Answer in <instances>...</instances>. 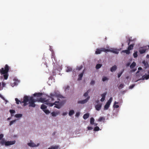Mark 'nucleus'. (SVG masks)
Wrapping results in <instances>:
<instances>
[{
	"instance_id": "39",
	"label": "nucleus",
	"mask_w": 149,
	"mask_h": 149,
	"mask_svg": "<svg viewBox=\"0 0 149 149\" xmlns=\"http://www.w3.org/2000/svg\"><path fill=\"white\" fill-rule=\"evenodd\" d=\"M57 114V113L54 112H53L51 113L52 115L53 116H56Z\"/></svg>"
},
{
	"instance_id": "2",
	"label": "nucleus",
	"mask_w": 149,
	"mask_h": 149,
	"mask_svg": "<svg viewBox=\"0 0 149 149\" xmlns=\"http://www.w3.org/2000/svg\"><path fill=\"white\" fill-rule=\"evenodd\" d=\"M10 68V67L7 64H6L4 68H2L0 69V73L1 75H3V77L5 79H7L8 74V72Z\"/></svg>"
},
{
	"instance_id": "29",
	"label": "nucleus",
	"mask_w": 149,
	"mask_h": 149,
	"mask_svg": "<svg viewBox=\"0 0 149 149\" xmlns=\"http://www.w3.org/2000/svg\"><path fill=\"white\" fill-rule=\"evenodd\" d=\"M102 66V64H97L96 65L95 68L96 69H99Z\"/></svg>"
},
{
	"instance_id": "12",
	"label": "nucleus",
	"mask_w": 149,
	"mask_h": 149,
	"mask_svg": "<svg viewBox=\"0 0 149 149\" xmlns=\"http://www.w3.org/2000/svg\"><path fill=\"white\" fill-rule=\"evenodd\" d=\"M117 67L116 65H114L110 69V71L111 72H113L116 70L117 69Z\"/></svg>"
},
{
	"instance_id": "11",
	"label": "nucleus",
	"mask_w": 149,
	"mask_h": 149,
	"mask_svg": "<svg viewBox=\"0 0 149 149\" xmlns=\"http://www.w3.org/2000/svg\"><path fill=\"white\" fill-rule=\"evenodd\" d=\"M29 102V106L34 107H35L36 105L35 104V102Z\"/></svg>"
},
{
	"instance_id": "38",
	"label": "nucleus",
	"mask_w": 149,
	"mask_h": 149,
	"mask_svg": "<svg viewBox=\"0 0 149 149\" xmlns=\"http://www.w3.org/2000/svg\"><path fill=\"white\" fill-rule=\"evenodd\" d=\"M47 114H49L50 113V112L48 110L45 109L43 110Z\"/></svg>"
},
{
	"instance_id": "3",
	"label": "nucleus",
	"mask_w": 149,
	"mask_h": 149,
	"mask_svg": "<svg viewBox=\"0 0 149 149\" xmlns=\"http://www.w3.org/2000/svg\"><path fill=\"white\" fill-rule=\"evenodd\" d=\"M29 100V97L27 96H25L24 97V100L23 101L21 102V104L24 103V106H25L27 104L26 102H28Z\"/></svg>"
},
{
	"instance_id": "62",
	"label": "nucleus",
	"mask_w": 149,
	"mask_h": 149,
	"mask_svg": "<svg viewBox=\"0 0 149 149\" xmlns=\"http://www.w3.org/2000/svg\"><path fill=\"white\" fill-rule=\"evenodd\" d=\"M118 104V102H117L116 101L115 102H114V104Z\"/></svg>"
},
{
	"instance_id": "34",
	"label": "nucleus",
	"mask_w": 149,
	"mask_h": 149,
	"mask_svg": "<svg viewBox=\"0 0 149 149\" xmlns=\"http://www.w3.org/2000/svg\"><path fill=\"white\" fill-rule=\"evenodd\" d=\"M99 130H100L99 127H98L96 126V127H94V131H98Z\"/></svg>"
},
{
	"instance_id": "57",
	"label": "nucleus",
	"mask_w": 149,
	"mask_h": 149,
	"mask_svg": "<svg viewBox=\"0 0 149 149\" xmlns=\"http://www.w3.org/2000/svg\"><path fill=\"white\" fill-rule=\"evenodd\" d=\"M70 88V86H67L65 88V89H68Z\"/></svg>"
},
{
	"instance_id": "46",
	"label": "nucleus",
	"mask_w": 149,
	"mask_h": 149,
	"mask_svg": "<svg viewBox=\"0 0 149 149\" xmlns=\"http://www.w3.org/2000/svg\"><path fill=\"white\" fill-rule=\"evenodd\" d=\"M142 69V68L141 67H139L138 68V70L136 74L139 73V70H141Z\"/></svg>"
},
{
	"instance_id": "53",
	"label": "nucleus",
	"mask_w": 149,
	"mask_h": 149,
	"mask_svg": "<svg viewBox=\"0 0 149 149\" xmlns=\"http://www.w3.org/2000/svg\"><path fill=\"white\" fill-rule=\"evenodd\" d=\"M83 67L82 66H81L80 67L78 68V70H80Z\"/></svg>"
},
{
	"instance_id": "25",
	"label": "nucleus",
	"mask_w": 149,
	"mask_h": 149,
	"mask_svg": "<svg viewBox=\"0 0 149 149\" xmlns=\"http://www.w3.org/2000/svg\"><path fill=\"white\" fill-rule=\"evenodd\" d=\"M47 108V106H46V105H45L43 104H42L41 105V107H40L41 109H42L43 111V110L45 109H46Z\"/></svg>"
},
{
	"instance_id": "33",
	"label": "nucleus",
	"mask_w": 149,
	"mask_h": 149,
	"mask_svg": "<svg viewBox=\"0 0 149 149\" xmlns=\"http://www.w3.org/2000/svg\"><path fill=\"white\" fill-rule=\"evenodd\" d=\"M6 141H5V140L3 139H2V140L1 141L0 143L2 144V145L5 144V143Z\"/></svg>"
},
{
	"instance_id": "45",
	"label": "nucleus",
	"mask_w": 149,
	"mask_h": 149,
	"mask_svg": "<svg viewBox=\"0 0 149 149\" xmlns=\"http://www.w3.org/2000/svg\"><path fill=\"white\" fill-rule=\"evenodd\" d=\"M15 121L16 120H14L11 121L9 123V125H12L13 124V123H14Z\"/></svg>"
},
{
	"instance_id": "55",
	"label": "nucleus",
	"mask_w": 149,
	"mask_h": 149,
	"mask_svg": "<svg viewBox=\"0 0 149 149\" xmlns=\"http://www.w3.org/2000/svg\"><path fill=\"white\" fill-rule=\"evenodd\" d=\"M134 86V85H132L130 86V88L131 89Z\"/></svg>"
},
{
	"instance_id": "52",
	"label": "nucleus",
	"mask_w": 149,
	"mask_h": 149,
	"mask_svg": "<svg viewBox=\"0 0 149 149\" xmlns=\"http://www.w3.org/2000/svg\"><path fill=\"white\" fill-rule=\"evenodd\" d=\"M79 115H80L79 113V112H77L76 113L75 115V116L76 117H78L79 116Z\"/></svg>"
},
{
	"instance_id": "54",
	"label": "nucleus",
	"mask_w": 149,
	"mask_h": 149,
	"mask_svg": "<svg viewBox=\"0 0 149 149\" xmlns=\"http://www.w3.org/2000/svg\"><path fill=\"white\" fill-rule=\"evenodd\" d=\"M105 99V98H104L102 97L100 100V101L102 102H103L104 101Z\"/></svg>"
},
{
	"instance_id": "36",
	"label": "nucleus",
	"mask_w": 149,
	"mask_h": 149,
	"mask_svg": "<svg viewBox=\"0 0 149 149\" xmlns=\"http://www.w3.org/2000/svg\"><path fill=\"white\" fill-rule=\"evenodd\" d=\"M15 100L16 102V103L17 104H19V102L21 103V102L20 100H19L17 98H16L15 99Z\"/></svg>"
},
{
	"instance_id": "15",
	"label": "nucleus",
	"mask_w": 149,
	"mask_h": 149,
	"mask_svg": "<svg viewBox=\"0 0 149 149\" xmlns=\"http://www.w3.org/2000/svg\"><path fill=\"white\" fill-rule=\"evenodd\" d=\"M101 52H110L111 50L109 49H107L104 48H100Z\"/></svg>"
},
{
	"instance_id": "30",
	"label": "nucleus",
	"mask_w": 149,
	"mask_h": 149,
	"mask_svg": "<svg viewBox=\"0 0 149 149\" xmlns=\"http://www.w3.org/2000/svg\"><path fill=\"white\" fill-rule=\"evenodd\" d=\"M146 49H142L139 50V52L141 54H143L145 52Z\"/></svg>"
},
{
	"instance_id": "43",
	"label": "nucleus",
	"mask_w": 149,
	"mask_h": 149,
	"mask_svg": "<svg viewBox=\"0 0 149 149\" xmlns=\"http://www.w3.org/2000/svg\"><path fill=\"white\" fill-rule=\"evenodd\" d=\"M104 118L103 117H100L98 121H101L102 120H104Z\"/></svg>"
},
{
	"instance_id": "49",
	"label": "nucleus",
	"mask_w": 149,
	"mask_h": 149,
	"mask_svg": "<svg viewBox=\"0 0 149 149\" xmlns=\"http://www.w3.org/2000/svg\"><path fill=\"white\" fill-rule=\"evenodd\" d=\"M87 128L88 130H91L93 129V127H88Z\"/></svg>"
},
{
	"instance_id": "1",
	"label": "nucleus",
	"mask_w": 149,
	"mask_h": 149,
	"mask_svg": "<svg viewBox=\"0 0 149 149\" xmlns=\"http://www.w3.org/2000/svg\"><path fill=\"white\" fill-rule=\"evenodd\" d=\"M62 96L58 93L54 92L53 93L50 94V96H47V98H40L36 100V101L40 102L47 105L49 107L53 106L54 103H52L51 102L54 101L57 98H62Z\"/></svg>"
},
{
	"instance_id": "48",
	"label": "nucleus",
	"mask_w": 149,
	"mask_h": 149,
	"mask_svg": "<svg viewBox=\"0 0 149 149\" xmlns=\"http://www.w3.org/2000/svg\"><path fill=\"white\" fill-rule=\"evenodd\" d=\"M95 83V81L93 80V81H92L91 83H90V84L91 85H94Z\"/></svg>"
},
{
	"instance_id": "5",
	"label": "nucleus",
	"mask_w": 149,
	"mask_h": 149,
	"mask_svg": "<svg viewBox=\"0 0 149 149\" xmlns=\"http://www.w3.org/2000/svg\"><path fill=\"white\" fill-rule=\"evenodd\" d=\"M31 141H30V142L28 143V145L31 147H36L38 146L39 145V143H38L37 145H36L34 143L31 142Z\"/></svg>"
},
{
	"instance_id": "31",
	"label": "nucleus",
	"mask_w": 149,
	"mask_h": 149,
	"mask_svg": "<svg viewBox=\"0 0 149 149\" xmlns=\"http://www.w3.org/2000/svg\"><path fill=\"white\" fill-rule=\"evenodd\" d=\"M22 114H17L15 115V116L16 118H20L22 116Z\"/></svg>"
},
{
	"instance_id": "8",
	"label": "nucleus",
	"mask_w": 149,
	"mask_h": 149,
	"mask_svg": "<svg viewBox=\"0 0 149 149\" xmlns=\"http://www.w3.org/2000/svg\"><path fill=\"white\" fill-rule=\"evenodd\" d=\"M142 63L143 65L145 68H146L149 67V65L148 62L146 61L145 60L142 61Z\"/></svg>"
},
{
	"instance_id": "14",
	"label": "nucleus",
	"mask_w": 149,
	"mask_h": 149,
	"mask_svg": "<svg viewBox=\"0 0 149 149\" xmlns=\"http://www.w3.org/2000/svg\"><path fill=\"white\" fill-rule=\"evenodd\" d=\"M83 74H84V72H83L81 73V74H79V75H78L79 77L78 78V80L79 81V80H81L82 79V78L83 77Z\"/></svg>"
},
{
	"instance_id": "10",
	"label": "nucleus",
	"mask_w": 149,
	"mask_h": 149,
	"mask_svg": "<svg viewBox=\"0 0 149 149\" xmlns=\"http://www.w3.org/2000/svg\"><path fill=\"white\" fill-rule=\"evenodd\" d=\"M42 95V93H36L33 94L34 97H40Z\"/></svg>"
},
{
	"instance_id": "13",
	"label": "nucleus",
	"mask_w": 149,
	"mask_h": 149,
	"mask_svg": "<svg viewBox=\"0 0 149 149\" xmlns=\"http://www.w3.org/2000/svg\"><path fill=\"white\" fill-rule=\"evenodd\" d=\"M148 73H149V71L148 72ZM149 78V74H148L146 75H143L142 77V80H144L145 79H148Z\"/></svg>"
},
{
	"instance_id": "37",
	"label": "nucleus",
	"mask_w": 149,
	"mask_h": 149,
	"mask_svg": "<svg viewBox=\"0 0 149 149\" xmlns=\"http://www.w3.org/2000/svg\"><path fill=\"white\" fill-rule=\"evenodd\" d=\"M133 56L134 58H136L137 57V52H136L133 54Z\"/></svg>"
},
{
	"instance_id": "17",
	"label": "nucleus",
	"mask_w": 149,
	"mask_h": 149,
	"mask_svg": "<svg viewBox=\"0 0 149 149\" xmlns=\"http://www.w3.org/2000/svg\"><path fill=\"white\" fill-rule=\"evenodd\" d=\"M134 45V44H132L130 45L127 48V49L129 51H130V50L132 49H133Z\"/></svg>"
},
{
	"instance_id": "27",
	"label": "nucleus",
	"mask_w": 149,
	"mask_h": 149,
	"mask_svg": "<svg viewBox=\"0 0 149 149\" xmlns=\"http://www.w3.org/2000/svg\"><path fill=\"white\" fill-rule=\"evenodd\" d=\"M90 91V89H89L86 92L84 93V96L85 97L87 96L88 95V93H89Z\"/></svg>"
},
{
	"instance_id": "18",
	"label": "nucleus",
	"mask_w": 149,
	"mask_h": 149,
	"mask_svg": "<svg viewBox=\"0 0 149 149\" xmlns=\"http://www.w3.org/2000/svg\"><path fill=\"white\" fill-rule=\"evenodd\" d=\"M110 104L107 103L105 105L104 108V110H106L108 109L109 107Z\"/></svg>"
},
{
	"instance_id": "22",
	"label": "nucleus",
	"mask_w": 149,
	"mask_h": 149,
	"mask_svg": "<svg viewBox=\"0 0 149 149\" xmlns=\"http://www.w3.org/2000/svg\"><path fill=\"white\" fill-rule=\"evenodd\" d=\"M59 148V146H52L51 147L49 148L48 149H57Z\"/></svg>"
},
{
	"instance_id": "24",
	"label": "nucleus",
	"mask_w": 149,
	"mask_h": 149,
	"mask_svg": "<svg viewBox=\"0 0 149 149\" xmlns=\"http://www.w3.org/2000/svg\"><path fill=\"white\" fill-rule=\"evenodd\" d=\"M121 52L125 53L127 54H129L130 53V52L128 49L127 50H124L122 51Z\"/></svg>"
},
{
	"instance_id": "19",
	"label": "nucleus",
	"mask_w": 149,
	"mask_h": 149,
	"mask_svg": "<svg viewBox=\"0 0 149 149\" xmlns=\"http://www.w3.org/2000/svg\"><path fill=\"white\" fill-rule=\"evenodd\" d=\"M89 114L88 113H86L84 115L83 117L84 119H86L89 117Z\"/></svg>"
},
{
	"instance_id": "58",
	"label": "nucleus",
	"mask_w": 149,
	"mask_h": 149,
	"mask_svg": "<svg viewBox=\"0 0 149 149\" xmlns=\"http://www.w3.org/2000/svg\"><path fill=\"white\" fill-rule=\"evenodd\" d=\"M132 41V40H130V39H129V42H128V45H129L130 44V42Z\"/></svg>"
},
{
	"instance_id": "7",
	"label": "nucleus",
	"mask_w": 149,
	"mask_h": 149,
	"mask_svg": "<svg viewBox=\"0 0 149 149\" xmlns=\"http://www.w3.org/2000/svg\"><path fill=\"white\" fill-rule=\"evenodd\" d=\"M102 104H99L95 105V107L97 111L100 110L102 107Z\"/></svg>"
},
{
	"instance_id": "4",
	"label": "nucleus",
	"mask_w": 149,
	"mask_h": 149,
	"mask_svg": "<svg viewBox=\"0 0 149 149\" xmlns=\"http://www.w3.org/2000/svg\"><path fill=\"white\" fill-rule=\"evenodd\" d=\"M90 97V96H88L87 98L85 100H82L79 101L77 103L78 104H84L85 103L87 102V101L89 100Z\"/></svg>"
},
{
	"instance_id": "23",
	"label": "nucleus",
	"mask_w": 149,
	"mask_h": 149,
	"mask_svg": "<svg viewBox=\"0 0 149 149\" xmlns=\"http://www.w3.org/2000/svg\"><path fill=\"white\" fill-rule=\"evenodd\" d=\"M36 100L33 99V97H30L29 99V102H36Z\"/></svg>"
},
{
	"instance_id": "9",
	"label": "nucleus",
	"mask_w": 149,
	"mask_h": 149,
	"mask_svg": "<svg viewBox=\"0 0 149 149\" xmlns=\"http://www.w3.org/2000/svg\"><path fill=\"white\" fill-rule=\"evenodd\" d=\"M53 102V101L51 103H54V104L53 105H55L54 107H55L58 109H60L61 108V106L60 105L56 104V103H59V101H56L55 102H54V103H52Z\"/></svg>"
},
{
	"instance_id": "51",
	"label": "nucleus",
	"mask_w": 149,
	"mask_h": 149,
	"mask_svg": "<svg viewBox=\"0 0 149 149\" xmlns=\"http://www.w3.org/2000/svg\"><path fill=\"white\" fill-rule=\"evenodd\" d=\"M110 52H113V53H115V54H118V51H111V50Z\"/></svg>"
},
{
	"instance_id": "20",
	"label": "nucleus",
	"mask_w": 149,
	"mask_h": 149,
	"mask_svg": "<svg viewBox=\"0 0 149 149\" xmlns=\"http://www.w3.org/2000/svg\"><path fill=\"white\" fill-rule=\"evenodd\" d=\"M136 65V63L134 62H133L130 65V68L132 69L134 68Z\"/></svg>"
},
{
	"instance_id": "63",
	"label": "nucleus",
	"mask_w": 149,
	"mask_h": 149,
	"mask_svg": "<svg viewBox=\"0 0 149 149\" xmlns=\"http://www.w3.org/2000/svg\"><path fill=\"white\" fill-rule=\"evenodd\" d=\"M93 125H94L95 126H97V123H94V124Z\"/></svg>"
},
{
	"instance_id": "6",
	"label": "nucleus",
	"mask_w": 149,
	"mask_h": 149,
	"mask_svg": "<svg viewBox=\"0 0 149 149\" xmlns=\"http://www.w3.org/2000/svg\"><path fill=\"white\" fill-rule=\"evenodd\" d=\"M15 143V141H6L5 143V145L6 146H8L10 145L14 144Z\"/></svg>"
},
{
	"instance_id": "32",
	"label": "nucleus",
	"mask_w": 149,
	"mask_h": 149,
	"mask_svg": "<svg viewBox=\"0 0 149 149\" xmlns=\"http://www.w3.org/2000/svg\"><path fill=\"white\" fill-rule=\"evenodd\" d=\"M124 70L123 69L118 74V77L119 78L121 76L122 74H123V72L124 71Z\"/></svg>"
},
{
	"instance_id": "60",
	"label": "nucleus",
	"mask_w": 149,
	"mask_h": 149,
	"mask_svg": "<svg viewBox=\"0 0 149 149\" xmlns=\"http://www.w3.org/2000/svg\"><path fill=\"white\" fill-rule=\"evenodd\" d=\"M130 65V63H128L127 64L126 66H128Z\"/></svg>"
},
{
	"instance_id": "56",
	"label": "nucleus",
	"mask_w": 149,
	"mask_h": 149,
	"mask_svg": "<svg viewBox=\"0 0 149 149\" xmlns=\"http://www.w3.org/2000/svg\"><path fill=\"white\" fill-rule=\"evenodd\" d=\"M67 114V112H64V113H63L62 114V115L63 116H65Z\"/></svg>"
},
{
	"instance_id": "47",
	"label": "nucleus",
	"mask_w": 149,
	"mask_h": 149,
	"mask_svg": "<svg viewBox=\"0 0 149 149\" xmlns=\"http://www.w3.org/2000/svg\"><path fill=\"white\" fill-rule=\"evenodd\" d=\"M3 136V135L2 134H0V140H1Z\"/></svg>"
},
{
	"instance_id": "50",
	"label": "nucleus",
	"mask_w": 149,
	"mask_h": 149,
	"mask_svg": "<svg viewBox=\"0 0 149 149\" xmlns=\"http://www.w3.org/2000/svg\"><path fill=\"white\" fill-rule=\"evenodd\" d=\"M113 107H114L116 108H118L119 107L118 105H116V104H114L113 105Z\"/></svg>"
},
{
	"instance_id": "59",
	"label": "nucleus",
	"mask_w": 149,
	"mask_h": 149,
	"mask_svg": "<svg viewBox=\"0 0 149 149\" xmlns=\"http://www.w3.org/2000/svg\"><path fill=\"white\" fill-rule=\"evenodd\" d=\"M0 97L3 100H5L4 97L0 94Z\"/></svg>"
},
{
	"instance_id": "64",
	"label": "nucleus",
	"mask_w": 149,
	"mask_h": 149,
	"mask_svg": "<svg viewBox=\"0 0 149 149\" xmlns=\"http://www.w3.org/2000/svg\"><path fill=\"white\" fill-rule=\"evenodd\" d=\"M136 70V69H133L132 70V71L134 72Z\"/></svg>"
},
{
	"instance_id": "28",
	"label": "nucleus",
	"mask_w": 149,
	"mask_h": 149,
	"mask_svg": "<svg viewBox=\"0 0 149 149\" xmlns=\"http://www.w3.org/2000/svg\"><path fill=\"white\" fill-rule=\"evenodd\" d=\"M74 113V111L73 110H71L69 113V115L70 116H71Z\"/></svg>"
},
{
	"instance_id": "26",
	"label": "nucleus",
	"mask_w": 149,
	"mask_h": 149,
	"mask_svg": "<svg viewBox=\"0 0 149 149\" xmlns=\"http://www.w3.org/2000/svg\"><path fill=\"white\" fill-rule=\"evenodd\" d=\"M94 119L93 118H91L90 119V124L91 125L94 124Z\"/></svg>"
},
{
	"instance_id": "40",
	"label": "nucleus",
	"mask_w": 149,
	"mask_h": 149,
	"mask_svg": "<svg viewBox=\"0 0 149 149\" xmlns=\"http://www.w3.org/2000/svg\"><path fill=\"white\" fill-rule=\"evenodd\" d=\"M124 87V84H120L119 86L118 87V88L119 89L122 88Z\"/></svg>"
},
{
	"instance_id": "41",
	"label": "nucleus",
	"mask_w": 149,
	"mask_h": 149,
	"mask_svg": "<svg viewBox=\"0 0 149 149\" xmlns=\"http://www.w3.org/2000/svg\"><path fill=\"white\" fill-rule=\"evenodd\" d=\"M106 94H107L106 93H104L103 94H102L101 95V96L102 97L105 98Z\"/></svg>"
},
{
	"instance_id": "44",
	"label": "nucleus",
	"mask_w": 149,
	"mask_h": 149,
	"mask_svg": "<svg viewBox=\"0 0 149 149\" xmlns=\"http://www.w3.org/2000/svg\"><path fill=\"white\" fill-rule=\"evenodd\" d=\"M108 80V79L106 77H103L102 80L103 81H105L106 80Z\"/></svg>"
},
{
	"instance_id": "42",
	"label": "nucleus",
	"mask_w": 149,
	"mask_h": 149,
	"mask_svg": "<svg viewBox=\"0 0 149 149\" xmlns=\"http://www.w3.org/2000/svg\"><path fill=\"white\" fill-rule=\"evenodd\" d=\"M10 113L12 114L13 113H15V111L13 110H10Z\"/></svg>"
},
{
	"instance_id": "21",
	"label": "nucleus",
	"mask_w": 149,
	"mask_h": 149,
	"mask_svg": "<svg viewBox=\"0 0 149 149\" xmlns=\"http://www.w3.org/2000/svg\"><path fill=\"white\" fill-rule=\"evenodd\" d=\"M72 70V68L71 67H67V69H66V72H70Z\"/></svg>"
},
{
	"instance_id": "35",
	"label": "nucleus",
	"mask_w": 149,
	"mask_h": 149,
	"mask_svg": "<svg viewBox=\"0 0 149 149\" xmlns=\"http://www.w3.org/2000/svg\"><path fill=\"white\" fill-rule=\"evenodd\" d=\"M112 97H111L109 100L108 101V102H107V103L110 104L112 100Z\"/></svg>"
},
{
	"instance_id": "16",
	"label": "nucleus",
	"mask_w": 149,
	"mask_h": 149,
	"mask_svg": "<svg viewBox=\"0 0 149 149\" xmlns=\"http://www.w3.org/2000/svg\"><path fill=\"white\" fill-rule=\"evenodd\" d=\"M101 48L97 49L95 52V54H100L101 52Z\"/></svg>"
},
{
	"instance_id": "61",
	"label": "nucleus",
	"mask_w": 149,
	"mask_h": 149,
	"mask_svg": "<svg viewBox=\"0 0 149 149\" xmlns=\"http://www.w3.org/2000/svg\"><path fill=\"white\" fill-rule=\"evenodd\" d=\"M146 58H149V55L148 54H147V55Z\"/></svg>"
}]
</instances>
